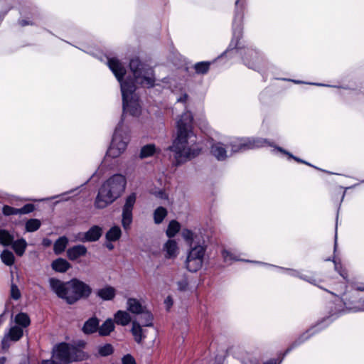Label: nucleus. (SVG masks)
Here are the masks:
<instances>
[{"instance_id":"1","label":"nucleus","mask_w":364,"mask_h":364,"mask_svg":"<svg viewBox=\"0 0 364 364\" xmlns=\"http://www.w3.org/2000/svg\"><path fill=\"white\" fill-rule=\"evenodd\" d=\"M193 119L192 114L186 112L177 121V136L168 148L173 152L176 166L196 157L200 153L201 148L196 143V136L192 132Z\"/></svg>"},{"instance_id":"2","label":"nucleus","mask_w":364,"mask_h":364,"mask_svg":"<svg viewBox=\"0 0 364 364\" xmlns=\"http://www.w3.org/2000/svg\"><path fill=\"white\" fill-rule=\"evenodd\" d=\"M107 63L121 85L124 114L129 113L132 116H138L141 112V107L138 100L133 97V93L136 90L134 80L123 81L126 70L118 59L115 58H109Z\"/></svg>"},{"instance_id":"3","label":"nucleus","mask_w":364,"mask_h":364,"mask_svg":"<svg viewBox=\"0 0 364 364\" xmlns=\"http://www.w3.org/2000/svg\"><path fill=\"white\" fill-rule=\"evenodd\" d=\"M48 283L51 291L68 304H74L81 299L88 298L92 294V288L77 279L65 282L52 277Z\"/></svg>"},{"instance_id":"4","label":"nucleus","mask_w":364,"mask_h":364,"mask_svg":"<svg viewBox=\"0 0 364 364\" xmlns=\"http://www.w3.org/2000/svg\"><path fill=\"white\" fill-rule=\"evenodd\" d=\"M127 179L122 174H114L106 180L98 191L95 207L103 209L114 203L124 192Z\"/></svg>"},{"instance_id":"5","label":"nucleus","mask_w":364,"mask_h":364,"mask_svg":"<svg viewBox=\"0 0 364 364\" xmlns=\"http://www.w3.org/2000/svg\"><path fill=\"white\" fill-rule=\"evenodd\" d=\"M129 68L133 73L134 81L142 86L151 87L154 85V72L151 68L142 63L139 58L130 60Z\"/></svg>"},{"instance_id":"6","label":"nucleus","mask_w":364,"mask_h":364,"mask_svg":"<svg viewBox=\"0 0 364 364\" xmlns=\"http://www.w3.org/2000/svg\"><path fill=\"white\" fill-rule=\"evenodd\" d=\"M80 354L81 351L76 348L61 343L53 349V357L55 360H58L60 363V364H67L80 360Z\"/></svg>"},{"instance_id":"7","label":"nucleus","mask_w":364,"mask_h":364,"mask_svg":"<svg viewBox=\"0 0 364 364\" xmlns=\"http://www.w3.org/2000/svg\"><path fill=\"white\" fill-rule=\"evenodd\" d=\"M267 145H270L269 141L261 138H241L237 139L230 143L232 151L234 153L259 148Z\"/></svg>"},{"instance_id":"8","label":"nucleus","mask_w":364,"mask_h":364,"mask_svg":"<svg viewBox=\"0 0 364 364\" xmlns=\"http://www.w3.org/2000/svg\"><path fill=\"white\" fill-rule=\"evenodd\" d=\"M127 137L122 134V124H119L116 127L111 145L107 151V155L112 158L119 156L126 149Z\"/></svg>"},{"instance_id":"9","label":"nucleus","mask_w":364,"mask_h":364,"mask_svg":"<svg viewBox=\"0 0 364 364\" xmlns=\"http://www.w3.org/2000/svg\"><path fill=\"white\" fill-rule=\"evenodd\" d=\"M136 200V194L132 193L125 198L124 204L122 207V225L125 230L130 228L133 220V209Z\"/></svg>"},{"instance_id":"10","label":"nucleus","mask_w":364,"mask_h":364,"mask_svg":"<svg viewBox=\"0 0 364 364\" xmlns=\"http://www.w3.org/2000/svg\"><path fill=\"white\" fill-rule=\"evenodd\" d=\"M352 288V309L355 311H364V283L354 282Z\"/></svg>"},{"instance_id":"11","label":"nucleus","mask_w":364,"mask_h":364,"mask_svg":"<svg viewBox=\"0 0 364 364\" xmlns=\"http://www.w3.org/2000/svg\"><path fill=\"white\" fill-rule=\"evenodd\" d=\"M146 308L137 299L129 298L127 300V310L133 314L139 315Z\"/></svg>"},{"instance_id":"12","label":"nucleus","mask_w":364,"mask_h":364,"mask_svg":"<svg viewBox=\"0 0 364 364\" xmlns=\"http://www.w3.org/2000/svg\"><path fill=\"white\" fill-rule=\"evenodd\" d=\"M23 336V329L19 326H13L10 328L9 333L5 335L2 340V345L4 346L8 340L13 341H18Z\"/></svg>"},{"instance_id":"13","label":"nucleus","mask_w":364,"mask_h":364,"mask_svg":"<svg viewBox=\"0 0 364 364\" xmlns=\"http://www.w3.org/2000/svg\"><path fill=\"white\" fill-rule=\"evenodd\" d=\"M86 253L87 248L82 245L73 246L67 250L68 257L70 260H75L80 257L85 256Z\"/></svg>"},{"instance_id":"14","label":"nucleus","mask_w":364,"mask_h":364,"mask_svg":"<svg viewBox=\"0 0 364 364\" xmlns=\"http://www.w3.org/2000/svg\"><path fill=\"white\" fill-rule=\"evenodd\" d=\"M131 331L134 336V341L137 343H142L143 340L146 338L144 330L143 329L140 323L137 322L136 321H132V327Z\"/></svg>"},{"instance_id":"15","label":"nucleus","mask_w":364,"mask_h":364,"mask_svg":"<svg viewBox=\"0 0 364 364\" xmlns=\"http://www.w3.org/2000/svg\"><path fill=\"white\" fill-rule=\"evenodd\" d=\"M210 153L218 159L224 160L227 157V151L222 143L216 142L212 144Z\"/></svg>"},{"instance_id":"16","label":"nucleus","mask_w":364,"mask_h":364,"mask_svg":"<svg viewBox=\"0 0 364 364\" xmlns=\"http://www.w3.org/2000/svg\"><path fill=\"white\" fill-rule=\"evenodd\" d=\"M116 295V289L111 286H105L97 291V296L105 301L112 300Z\"/></svg>"},{"instance_id":"17","label":"nucleus","mask_w":364,"mask_h":364,"mask_svg":"<svg viewBox=\"0 0 364 364\" xmlns=\"http://www.w3.org/2000/svg\"><path fill=\"white\" fill-rule=\"evenodd\" d=\"M114 322L122 326H127L132 321L130 314L126 311L119 310L114 315Z\"/></svg>"},{"instance_id":"18","label":"nucleus","mask_w":364,"mask_h":364,"mask_svg":"<svg viewBox=\"0 0 364 364\" xmlns=\"http://www.w3.org/2000/svg\"><path fill=\"white\" fill-rule=\"evenodd\" d=\"M85 232L87 242H96L102 235L103 230L98 225H93Z\"/></svg>"},{"instance_id":"19","label":"nucleus","mask_w":364,"mask_h":364,"mask_svg":"<svg viewBox=\"0 0 364 364\" xmlns=\"http://www.w3.org/2000/svg\"><path fill=\"white\" fill-rule=\"evenodd\" d=\"M164 250L166 252V258H174L178 253L177 243L173 240H168L164 245Z\"/></svg>"},{"instance_id":"20","label":"nucleus","mask_w":364,"mask_h":364,"mask_svg":"<svg viewBox=\"0 0 364 364\" xmlns=\"http://www.w3.org/2000/svg\"><path fill=\"white\" fill-rule=\"evenodd\" d=\"M99 327V320L96 317L89 318L82 327V331L85 334H91L96 332Z\"/></svg>"},{"instance_id":"21","label":"nucleus","mask_w":364,"mask_h":364,"mask_svg":"<svg viewBox=\"0 0 364 364\" xmlns=\"http://www.w3.org/2000/svg\"><path fill=\"white\" fill-rule=\"evenodd\" d=\"M203 262L201 259L193 257L191 256L187 257L186 261V268L188 271L192 272H196L198 269H200L203 265Z\"/></svg>"},{"instance_id":"22","label":"nucleus","mask_w":364,"mask_h":364,"mask_svg":"<svg viewBox=\"0 0 364 364\" xmlns=\"http://www.w3.org/2000/svg\"><path fill=\"white\" fill-rule=\"evenodd\" d=\"M51 267L55 272L63 273L68 270L71 265L66 259L58 258L52 262Z\"/></svg>"},{"instance_id":"23","label":"nucleus","mask_w":364,"mask_h":364,"mask_svg":"<svg viewBox=\"0 0 364 364\" xmlns=\"http://www.w3.org/2000/svg\"><path fill=\"white\" fill-rule=\"evenodd\" d=\"M114 329V324L112 319H107L102 326L98 327V332L100 336H106L110 334Z\"/></svg>"},{"instance_id":"24","label":"nucleus","mask_w":364,"mask_h":364,"mask_svg":"<svg viewBox=\"0 0 364 364\" xmlns=\"http://www.w3.org/2000/svg\"><path fill=\"white\" fill-rule=\"evenodd\" d=\"M12 248L18 256L21 257L26 249L27 242L23 238L18 239L16 241H13Z\"/></svg>"},{"instance_id":"25","label":"nucleus","mask_w":364,"mask_h":364,"mask_svg":"<svg viewBox=\"0 0 364 364\" xmlns=\"http://www.w3.org/2000/svg\"><path fill=\"white\" fill-rule=\"evenodd\" d=\"M68 243V240L66 237L63 236L59 237L54 243L53 245V251L55 254L59 255L64 252L65 250L67 245Z\"/></svg>"},{"instance_id":"26","label":"nucleus","mask_w":364,"mask_h":364,"mask_svg":"<svg viewBox=\"0 0 364 364\" xmlns=\"http://www.w3.org/2000/svg\"><path fill=\"white\" fill-rule=\"evenodd\" d=\"M139 321L144 326H152L154 316L146 308L144 312L140 314Z\"/></svg>"},{"instance_id":"27","label":"nucleus","mask_w":364,"mask_h":364,"mask_svg":"<svg viewBox=\"0 0 364 364\" xmlns=\"http://www.w3.org/2000/svg\"><path fill=\"white\" fill-rule=\"evenodd\" d=\"M121 235L120 228L119 226H114L107 231L105 237L108 241L114 242L120 238Z\"/></svg>"},{"instance_id":"28","label":"nucleus","mask_w":364,"mask_h":364,"mask_svg":"<svg viewBox=\"0 0 364 364\" xmlns=\"http://www.w3.org/2000/svg\"><path fill=\"white\" fill-rule=\"evenodd\" d=\"M205 252V246L202 245H196L193 247L191 248V250L188 253V256H191L193 257L199 258L203 260L204 255Z\"/></svg>"},{"instance_id":"29","label":"nucleus","mask_w":364,"mask_h":364,"mask_svg":"<svg viewBox=\"0 0 364 364\" xmlns=\"http://www.w3.org/2000/svg\"><path fill=\"white\" fill-rule=\"evenodd\" d=\"M14 236L9 231L0 229V244L4 246H9L12 244Z\"/></svg>"},{"instance_id":"30","label":"nucleus","mask_w":364,"mask_h":364,"mask_svg":"<svg viewBox=\"0 0 364 364\" xmlns=\"http://www.w3.org/2000/svg\"><path fill=\"white\" fill-rule=\"evenodd\" d=\"M167 210L164 207L157 208L154 212V220L156 224H160L167 215Z\"/></svg>"},{"instance_id":"31","label":"nucleus","mask_w":364,"mask_h":364,"mask_svg":"<svg viewBox=\"0 0 364 364\" xmlns=\"http://www.w3.org/2000/svg\"><path fill=\"white\" fill-rule=\"evenodd\" d=\"M181 225L178 222L175 220H171L166 230V235L168 237H174L176 233L180 230Z\"/></svg>"},{"instance_id":"32","label":"nucleus","mask_w":364,"mask_h":364,"mask_svg":"<svg viewBox=\"0 0 364 364\" xmlns=\"http://www.w3.org/2000/svg\"><path fill=\"white\" fill-rule=\"evenodd\" d=\"M1 259L3 263L7 266H11L15 261L14 254L7 250H4L1 254Z\"/></svg>"},{"instance_id":"33","label":"nucleus","mask_w":364,"mask_h":364,"mask_svg":"<svg viewBox=\"0 0 364 364\" xmlns=\"http://www.w3.org/2000/svg\"><path fill=\"white\" fill-rule=\"evenodd\" d=\"M210 62L203 61L195 64L194 69L197 74L203 75L208 73L210 68Z\"/></svg>"},{"instance_id":"34","label":"nucleus","mask_w":364,"mask_h":364,"mask_svg":"<svg viewBox=\"0 0 364 364\" xmlns=\"http://www.w3.org/2000/svg\"><path fill=\"white\" fill-rule=\"evenodd\" d=\"M41 227V222L38 219H30L26 223V230L27 232H34Z\"/></svg>"},{"instance_id":"35","label":"nucleus","mask_w":364,"mask_h":364,"mask_svg":"<svg viewBox=\"0 0 364 364\" xmlns=\"http://www.w3.org/2000/svg\"><path fill=\"white\" fill-rule=\"evenodd\" d=\"M15 321L23 327H26L30 324L29 317L25 313H20L17 314L15 318Z\"/></svg>"},{"instance_id":"36","label":"nucleus","mask_w":364,"mask_h":364,"mask_svg":"<svg viewBox=\"0 0 364 364\" xmlns=\"http://www.w3.org/2000/svg\"><path fill=\"white\" fill-rule=\"evenodd\" d=\"M156 151V147L154 144L144 146L140 153L141 158H146L152 156Z\"/></svg>"},{"instance_id":"37","label":"nucleus","mask_w":364,"mask_h":364,"mask_svg":"<svg viewBox=\"0 0 364 364\" xmlns=\"http://www.w3.org/2000/svg\"><path fill=\"white\" fill-rule=\"evenodd\" d=\"M114 352L113 346L111 344L107 343L104 346H100L98 353L102 356H108Z\"/></svg>"},{"instance_id":"38","label":"nucleus","mask_w":364,"mask_h":364,"mask_svg":"<svg viewBox=\"0 0 364 364\" xmlns=\"http://www.w3.org/2000/svg\"><path fill=\"white\" fill-rule=\"evenodd\" d=\"M10 296L14 300H18L21 298V291L15 284L12 283L11 285Z\"/></svg>"},{"instance_id":"39","label":"nucleus","mask_w":364,"mask_h":364,"mask_svg":"<svg viewBox=\"0 0 364 364\" xmlns=\"http://www.w3.org/2000/svg\"><path fill=\"white\" fill-rule=\"evenodd\" d=\"M183 239L192 246L193 242V232L188 229L183 230L181 232Z\"/></svg>"},{"instance_id":"40","label":"nucleus","mask_w":364,"mask_h":364,"mask_svg":"<svg viewBox=\"0 0 364 364\" xmlns=\"http://www.w3.org/2000/svg\"><path fill=\"white\" fill-rule=\"evenodd\" d=\"M35 208L33 204H26L21 208H18V214H28L34 210Z\"/></svg>"},{"instance_id":"41","label":"nucleus","mask_w":364,"mask_h":364,"mask_svg":"<svg viewBox=\"0 0 364 364\" xmlns=\"http://www.w3.org/2000/svg\"><path fill=\"white\" fill-rule=\"evenodd\" d=\"M2 211L5 215H18V208L6 205L3 207Z\"/></svg>"},{"instance_id":"42","label":"nucleus","mask_w":364,"mask_h":364,"mask_svg":"<svg viewBox=\"0 0 364 364\" xmlns=\"http://www.w3.org/2000/svg\"><path fill=\"white\" fill-rule=\"evenodd\" d=\"M122 364H136L134 358L130 354H127L122 358Z\"/></svg>"},{"instance_id":"43","label":"nucleus","mask_w":364,"mask_h":364,"mask_svg":"<svg viewBox=\"0 0 364 364\" xmlns=\"http://www.w3.org/2000/svg\"><path fill=\"white\" fill-rule=\"evenodd\" d=\"M74 240L81 242H87L86 232H78L74 236Z\"/></svg>"},{"instance_id":"44","label":"nucleus","mask_w":364,"mask_h":364,"mask_svg":"<svg viewBox=\"0 0 364 364\" xmlns=\"http://www.w3.org/2000/svg\"><path fill=\"white\" fill-rule=\"evenodd\" d=\"M222 256H223L225 262H229V261L235 259V257H233L232 253L225 250H223Z\"/></svg>"},{"instance_id":"45","label":"nucleus","mask_w":364,"mask_h":364,"mask_svg":"<svg viewBox=\"0 0 364 364\" xmlns=\"http://www.w3.org/2000/svg\"><path fill=\"white\" fill-rule=\"evenodd\" d=\"M304 279L314 284V285H316V286H318V284L319 282H322V280L321 279H318V278L313 277H307V276L304 277Z\"/></svg>"},{"instance_id":"46","label":"nucleus","mask_w":364,"mask_h":364,"mask_svg":"<svg viewBox=\"0 0 364 364\" xmlns=\"http://www.w3.org/2000/svg\"><path fill=\"white\" fill-rule=\"evenodd\" d=\"M188 282L186 279H183L178 282V287L181 291H184L187 289Z\"/></svg>"},{"instance_id":"47","label":"nucleus","mask_w":364,"mask_h":364,"mask_svg":"<svg viewBox=\"0 0 364 364\" xmlns=\"http://www.w3.org/2000/svg\"><path fill=\"white\" fill-rule=\"evenodd\" d=\"M309 338V335L306 333L301 336L299 339L295 342V345L300 344L301 343L304 342L305 340L308 339Z\"/></svg>"},{"instance_id":"48","label":"nucleus","mask_w":364,"mask_h":364,"mask_svg":"<svg viewBox=\"0 0 364 364\" xmlns=\"http://www.w3.org/2000/svg\"><path fill=\"white\" fill-rule=\"evenodd\" d=\"M165 304L166 305L167 309H170L171 306L173 305V299L171 296H168L166 298L164 301Z\"/></svg>"},{"instance_id":"49","label":"nucleus","mask_w":364,"mask_h":364,"mask_svg":"<svg viewBox=\"0 0 364 364\" xmlns=\"http://www.w3.org/2000/svg\"><path fill=\"white\" fill-rule=\"evenodd\" d=\"M339 274H341V276L343 279H347V278H348V273H347V272L345 269L339 270Z\"/></svg>"},{"instance_id":"50","label":"nucleus","mask_w":364,"mask_h":364,"mask_svg":"<svg viewBox=\"0 0 364 364\" xmlns=\"http://www.w3.org/2000/svg\"><path fill=\"white\" fill-rule=\"evenodd\" d=\"M42 364H58L55 360H46L42 362Z\"/></svg>"},{"instance_id":"51","label":"nucleus","mask_w":364,"mask_h":364,"mask_svg":"<svg viewBox=\"0 0 364 364\" xmlns=\"http://www.w3.org/2000/svg\"><path fill=\"white\" fill-rule=\"evenodd\" d=\"M43 244L44 246H49L51 244V241L48 239H44L43 241Z\"/></svg>"},{"instance_id":"52","label":"nucleus","mask_w":364,"mask_h":364,"mask_svg":"<svg viewBox=\"0 0 364 364\" xmlns=\"http://www.w3.org/2000/svg\"><path fill=\"white\" fill-rule=\"evenodd\" d=\"M187 98H188V95L186 94H185L183 96H182L181 97H180L178 101V102H186L187 100Z\"/></svg>"},{"instance_id":"53","label":"nucleus","mask_w":364,"mask_h":364,"mask_svg":"<svg viewBox=\"0 0 364 364\" xmlns=\"http://www.w3.org/2000/svg\"><path fill=\"white\" fill-rule=\"evenodd\" d=\"M107 247L109 249V250H112L114 248V246L112 244H107Z\"/></svg>"},{"instance_id":"54","label":"nucleus","mask_w":364,"mask_h":364,"mask_svg":"<svg viewBox=\"0 0 364 364\" xmlns=\"http://www.w3.org/2000/svg\"><path fill=\"white\" fill-rule=\"evenodd\" d=\"M21 26H25L27 24L26 21H22L21 23Z\"/></svg>"},{"instance_id":"55","label":"nucleus","mask_w":364,"mask_h":364,"mask_svg":"<svg viewBox=\"0 0 364 364\" xmlns=\"http://www.w3.org/2000/svg\"><path fill=\"white\" fill-rule=\"evenodd\" d=\"M294 159L296 161H297L303 162L301 160H300V159H297V158H296V157H294Z\"/></svg>"},{"instance_id":"56","label":"nucleus","mask_w":364,"mask_h":364,"mask_svg":"<svg viewBox=\"0 0 364 364\" xmlns=\"http://www.w3.org/2000/svg\"><path fill=\"white\" fill-rule=\"evenodd\" d=\"M5 360H6V359H5V358H1L0 359V360H1V362H4Z\"/></svg>"}]
</instances>
